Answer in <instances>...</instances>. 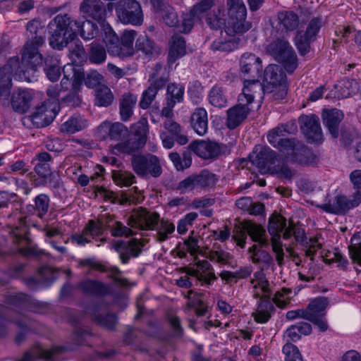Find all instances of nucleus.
<instances>
[{"label": "nucleus", "mask_w": 361, "mask_h": 361, "mask_svg": "<svg viewBox=\"0 0 361 361\" xmlns=\"http://www.w3.org/2000/svg\"><path fill=\"white\" fill-rule=\"evenodd\" d=\"M163 6L160 7L154 6L157 12L161 13L164 22L169 27L178 25V18L174 8L163 1Z\"/></svg>", "instance_id": "603ef678"}, {"label": "nucleus", "mask_w": 361, "mask_h": 361, "mask_svg": "<svg viewBox=\"0 0 361 361\" xmlns=\"http://www.w3.org/2000/svg\"><path fill=\"white\" fill-rule=\"evenodd\" d=\"M264 85L279 84L287 82V77L283 68L279 65L270 64L264 71Z\"/></svg>", "instance_id": "f704fd0d"}, {"label": "nucleus", "mask_w": 361, "mask_h": 361, "mask_svg": "<svg viewBox=\"0 0 361 361\" xmlns=\"http://www.w3.org/2000/svg\"><path fill=\"white\" fill-rule=\"evenodd\" d=\"M88 59L92 63H103L106 59V52L104 46L98 43H92L88 51Z\"/></svg>", "instance_id": "6e6d98bb"}, {"label": "nucleus", "mask_w": 361, "mask_h": 361, "mask_svg": "<svg viewBox=\"0 0 361 361\" xmlns=\"http://www.w3.org/2000/svg\"><path fill=\"white\" fill-rule=\"evenodd\" d=\"M35 208L37 209V216L42 219L48 212L49 208L50 198L49 195L42 193L34 199Z\"/></svg>", "instance_id": "e2e57ef3"}, {"label": "nucleus", "mask_w": 361, "mask_h": 361, "mask_svg": "<svg viewBox=\"0 0 361 361\" xmlns=\"http://www.w3.org/2000/svg\"><path fill=\"white\" fill-rule=\"evenodd\" d=\"M256 94L245 92L243 90L238 95V102L233 107L227 110L226 126L233 130L239 126L247 117L251 108L250 105L253 102Z\"/></svg>", "instance_id": "9d476101"}, {"label": "nucleus", "mask_w": 361, "mask_h": 361, "mask_svg": "<svg viewBox=\"0 0 361 361\" xmlns=\"http://www.w3.org/2000/svg\"><path fill=\"white\" fill-rule=\"evenodd\" d=\"M46 32L44 25L38 20L33 19L27 24V42L22 49L20 61L23 66L27 67V70L22 74L24 78L25 74L28 80L32 79L37 72L38 66L42 63V55L39 53V48L45 42Z\"/></svg>", "instance_id": "f257e3e1"}, {"label": "nucleus", "mask_w": 361, "mask_h": 361, "mask_svg": "<svg viewBox=\"0 0 361 361\" xmlns=\"http://www.w3.org/2000/svg\"><path fill=\"white\" fill-rule=\"evenodd\" d=\"M249 159L262 173H269L290 181L295 176V171L286 164L284 159L268 146L256 145Z\"/></svg>", "instance_id": "f03ea898"}, {"label": "nucleus", "mask_w": 361, "mask_h": 361, "mask_svg": "<svg viewBox=\"0 0 361 361\" xmlns=\"http://www.w3.org/2000/svg\"><path fill=\"white\" fill-rule=\"evenodd\" d=\"M99 128L103 130L108 129V135L111 140H121L125 138L128 135V128L120 122L110 123L109 122H103L99 126Z\"/></svg>", "instance_id": "37998d69"}, {"label": "nucleus", "mask_w": 361, "mask_h": 361, "mask_svg": "<svg viewBox=\"0 0 361 361\" xmlns=\"http://www.w3.org/2000/svg\"><path fill=\"white\" fill-rule=\"evenodd\" d=\"M288 82L271 85H262L259 92H257L256 97H262L264 94H271L272 99L274 100L285 99L288 94Z\"/></svg>", "instance_id": "e433bc0d"}, {"label": "nucleus", "mask_w": 361, "mask_h": 361, "mask_svg": "<svg viewBox=\"0 0 361 361\" xmlns=\"http://www.w3.org/2000/svg\"><path fill=\"white\" fill-rule=\"evenodd\" d=\"M136 32L134 30H126L123 33L119 41V57L124 58L133 55V42L136 37Z\"/></svg>", "instance_id": "ea45409f"}, {"label": "nucleus", "mask_w": 361, "mask_h": 361, "mask_svg": "<svg viewBox=\"0 0 361 361\" xmlns=\"http://www.w3.org/2000/svg\"><path fill=\"white\" fill-rule=\"evenodd\" d=\"M324 25L322 16L313 17L307 23L305 30L296 31L294 43L301 56H305L311 50V44L317 40V35Z\"/></svg>", "instance_id": "1a4fd4ad"}, {"label": "nucleus", "mask_w": 361, "mask_h": 361, "mask_svg": "<svg viewBox=\"0 0 361 361\" xmlns=\"http://www.w3.org/2000/svg\"><path fill=\"white\" fill-rule=\"evenodd\" d=\"M189 148L204 159H216L222 153L221 146L209 140L193 142L190 144Z\"/></svg>", "instance_id": "f3484780"}, {"label": "nucleus", "mask_w": 361, "mask_h": 361, "mask_svg": "<svg viewBox=\"0 0 361 361\" xmlns=\"http://www.w3.org/2000/svg\"><path fill=\"white\" fill-rule=\"evenodd\" d=\"M209 104L216 108H224L227 106L228 99L224 89L219 85H214L209 92Z\"/></svg>", "instance_id": "a18cd8bd"}, {"label": "nucleus", "mask_w": 361, "mask_h": 361, "mask_svg": "<svg viewBox=\"0 0 361 361\" xmlns=\"http://www.w3.org/2000/svg\"><path fill=\"white\" fill-rule=\"evenodd\" d=\"M145 240L133 238L128 241L118 240L114 245V250L119 253L123 264H128L130 257H137L142 252Z\"/></svg>", "instance_id": "4468645a"}, {"label": "nucleus", "mask_w": 361, "mask_h": 361, "mask_svg": "<svg viewBox=\"0 0 361 361\" xmlns=\"http://www.w3.org/2000/svg\"><path fill=\"white\" fill-rule=\"evenodd\" d=\"M263 70L262 59L255 54L246 52L239 60V75L243 79V89L245 92L257 94L262 89L259 78Z\"/></svg>", "instance_id": "39448f33"}, {"label": "nucleus", "mask_w": 361, "mask_h": 361, "mask_svg": "<svg viewBox=\"0 0 361 361\" xmlns=\"http://www.w3.org/2000/svg\"><path fill=\"white\" fill-rule=\"evenodd\" d=\"M252 271L253 267L250 264L240 267L235 271L223 270L219 274V276L225 281L226 284L231 286L232 284L237 283L239 280L247 279L251 276Z\"/></svg>", "instance_id": "473e14b6"}, {"label": "nucleus", "mask_w": 361, "mask_h": 361, "mask_svg": "<svg viewBox=\"0 0 361 361\" xmlns=\"http://www.w3.org/2000/svg\"><path fill=\"white\" fill-rule=\"evenodd\" d=\"M207 257L211 260L221 264H227L231 268H235L236 265L231 264L229 261L233 258V255L221 249L218 246L216 250H210L208 253Z\"/></svg>", "instance_id": "4d7b16f0"}, {"label": "nucleus", "mask_w": 361, "mask_h": 361, "mask_svg": "<svg viewBox=\"0 0 361 361\" xmlns=\"http://www.w3.org/2000/svg\"><path fill=\"white\" fill-rule=\"evenodd\" d=\"M56 114L52 109H49L47 103H42L40 106L35 107L31 117L34 122L39 123L40 126L44 127L49 125L54 121Z\"/></svg>", "instance_id": "c9c22d12"}, {"label": "nucleus", "mask_w": 361, "mask_h": 361, "mask_svg": "<svg viewBox=\"0 0 361 361\" xmlns=\"http://www.w3.org/2000/svg\"><path fill=\"white\" fill-rule=\"evenodd\" d=\"M286 226V219L281 214H273L269 219L268 231L271 238L281 237L280 233L284 232Z\"/></svg>", "instance_id": "de8ad7c7"}, {"label": "nucleus", "mask_w": 361, "mask_h": 361, "mask_svg": "<svg viewBox=\"0 0 361 361\" xmlns=\"http://www.w3.org/2000/svg\"><path fill=\"white\" fill-rule=\"evenodd\" d=\"M203 92L204 87L199 80H193L189 83L188 93L193 103L198 104L200 102Z\"/></svg>", "instance_id": "338daca9"}, {"label": "nucleus", "mask_w": 361, "mask_h": 361, "mask_svg": "<svg viewBox=\"0 0 361 361\" xmlns=\"http://www.w3.org/2000/svg\"><path fill=\"white\" fill-rule=\"evenodd\" d=\"M293 235L295 240L300 243L305 244L307 247L308 242H306L307 237L304 228L301 227H297L292 220L289 221V226L283 233V238L285 240H288Z\"/></svg>", "instance_id": "864d4df0"}, {"label": "nucleus", "mask_w": 361, "mask_h": 361, "mask_svg": "<svg viewBox=\"0 0 361 361\" xmlns=\"http://www.w3.org/2000/svg\"><path fill=\"white\" fill-rule=\"evenodd\" d=\"M112 178L119 186L129 187L135 183V176L133 173L127 171H113Z\"/></svg>", "instance_id": "bf43d9fd"}, {"label": "nucleus", "mask_w": 361, "mask_h": 361, "mask_svg": "<svg viewBox=\"0 0 361 361\" xmlns=\"http://www.w3.org/2000/svg\"><path fill=\"white\" fill-rule=\"evenodd\" d=\"M255 298H260V301L257 312L253 314L254 319L257 323L265 324L270 319L271 313L275 311L274 304L270 300L269 295L260 296L259 293H256Z\"/></svg>", "instance_id": "5701e85b"}, {"label": "nucleus", "mask_w": 361, "mask_h": 361, "mask_svg": "<svg viewBox=\"0 0 361 361\" xmlns=\"http://www.w3.org/2000/svg\"><path fill=\"white\" fill-rule=\"evenodd\" d=\"M135 47L148 59L157 58L162 52L161 47L146 35L137 37Z\"/></svg>", "instance_id": "b1692460"}, {"label": "nucleus", "mask_w": 361, "mask_h": 361, "mask_svg": "<svg viewBox=\"0 0 361 361\" xmlns=\"http://www.w3.org/2000/svg\"><path fill=\"white\" fill-rule=\"evenodd\" d=\"M116 12L118 19L124 24L140 25L143 22L140 4L135 0H120L117 3Z\"/></svg>", "instance_id": "f8f14e48"}, {"label": "nucleus", "mask_w": 361, "mask_h": 361, "mask_svg": "<svg viewBox=\"0 0 361 361\" xmlns=\"http://www.w3.org/2000/svg\"><path fill=\"white\" fill-rule=\"evenodd\" d=\"M277 19L282 30L286 32L297 30L300 23L299 16L293 11H279L277 14Z\"/></svg>", "instance_id": "c756f323"}, {"label": "nucleus", "mask_w": 361, "mask_h": 361, "mask_svg": "<svg viewBox=\"0 0 361 361\" xmlns=\"http://www.w3.org/2000/svg\"><path fill=\"white\" fill-rule=\"evenodd\" d=\"M35 186H44L49 183V186L52 189H59L61 185V180L60 176L51 171L47 174L45 178H35L34 180Z\"/></svg>", "instance_id": "69168bd1"}, {"label": "nucleus", "mask_w": 361, "mask_h": 361, "mask_svg": "<svg viewBox=\"0 0 361 361\" xmlns=\"http://www.w3.org/2000/svg\"><path fill=\"white\" fill-rule=\"evenodd\" d=\"M80 11L87 17L97 21L99 27L106 23V11L101 0H84L80 5Z\"/></svg>", "instance_id": "6ab92c4d"}, {"label": "nucleus", "mask_w": 361, "mask_h": 361, "mask_svg": "<svg viewBox=\"0 0 361 361\" xmlns=\"http://www.w3.org/2000/svg\"><path fill=\"white\" fill-rule=\"evenodd\" d=\"M103 305L102 301L97 302L91 309L92 319L99 326L113 331L118 322V318L115 314L109 313L105 316L100 315L99 311Z\"/></svg>", "instance_id": "c85d7f7f"}, {"label": "nucleus", "mask_w": 361, "mask_h": 361, "mask_svg": "<svg viewBox=\"0 0 361 361\" xmlns=\"http://www.w3.org/2000/svg\"><path fill=\"white\" fill-rule=\"evenodd\" d=\"M145 144L144 140L132 136L127 141L117 144L115 149L120 152L134 155L135 152L144 147Z\"/></svg>", "instance_id": "49530a36"}, {"label": "nucleus", "mask_w": 361, "mask_h": 361, "mask_svg": "<svg viewBox=\"0 0 361 361\" xmlns=\"http://www.w3.org/2000/svg\"><path fill=\"white\" fill-rule=\"evenodd\" d=\"M195 178L197 189L204 191L214 188L219 180V177L208 169H203L199 173L195 174Z\"/></svg>", "instance_id": "4c0bfd02"}, {"label": "nucleus", "mask_w": 361, "mask_h": 361, "mask_svg": "<svg viewBox=\"0 0 361 361\" xmlns=\"http://www.w3.org/2000/svg\"><path fill=\"white\" fill-rule=\"evenodd\" d=\"M239 42L240 39H236L235 37H230L225 40L218 39L213 42L212 48L213 50L228 52L236 49Z\"/></svg>", "instance_id": "680f3d73"}, {"label": "nucleus", "mask_w": 361, "mask_h": 361, "mask_svg": "<svg viewBox=\"0 0 361 361\" xmlns=\"http://www.w3.org/2000/svg\"><path fill=\"white\" fill-rule=\"evenodd\" d=\"M184 92L185 88L183 85L176 83L169 84L166 90L167 101H173L175 105L176 103L182 102Z\"/></svg>", "instance_id": "0e129e2a"}, {"label": "nucleus", "mask_w": 361, "mask_h": 361, "mask_svg": "<svg viewBox=\"0 0 361 361\" xmlns=\"http://www.w3.org/2000/svg\"><path fill=\"white\" fill-rule=\"evenodd\" d=\"M94 96V104L97 106L107 107L112 104L114 99L110 88L104 85L96 88Z\"/></svg>", "instance_id": "09e8293b"}, {"label": "nucleus", "mask_w": 361, "mask_h": 361, "mask_svg": "<svg viewBox=\"0 0 361 361\" xmlns=\"http://www.w3.org/2000/svg\"><path fill=\"white\" fill-rule=\"evenodd\" d=\"M23 66V63L20 61L18 56L10 58L7 63L2 67H0V97H8L11 92V76L13 75L16 79L28 82L36 80V74L33 78L28 80L25 74V78L23 76L25 71L27 70L26 66Z\"/></svg>", "instance_id": "0eeeda50"}, {"label": "nucleus", "mask_w": 361, "mask_h": 361, "mask_svg": "<svg viewBox=\"0 0 361 361\" xmlns=\"http://www.w3.org/2000/svg\"><path fill=\"white\" fill-rule=\"evenodd\" d=\"M226 8L228 35H243L252 27V23L246 20L247 8L243 0H226Z\"/></svg>", "instance_id": "423d86ee"}, {"label": "nucleus", "mask_w": 361, "mask_h": 361, "mask_svg": "<svg viewBox=\"0 0 361 361\" xmlns=\"http://www.w3.org/2000/svg\"><path fill=\"white\" fill-rule=\"evenodd\" d=\"M292 161L302 166H313L318 162V157L302 142L296 144L291 157Z\"/></svg>", "instance_id": "bb28decb"}, {"label": "nucleus", "mask_w": 361, "mask_h": 361, "mask_svg": "<svg viewBox=\"0 0 361 361\" xmlns=\"http://www.w3.org/2000/svg\"><path fill=\"white\" fill-rule=\"evenodd\" d=\"M77 288L85 295L102 298L111 293L110 285L96 279L82 280L77 285Z\"/></svg>", "instance_id": "dca6fc26"}, {"label": "nucleus", "mask_w": 361, "mask_h": 361, "mask_svg": "<svg viewBox=\"0 0 361 361\" xmlns=\"http://www.w3.org/2000/svg\"><path fill=\"white\" fill-rule=\"evenodd\" d=\"M43 71L47 78L51 82L57 81L61 75V70L59 59L53 55H47L42 58Z\"/></svg>", "instance_id": "72a5a7b5"}, {"label": "nucleus", "mask_w": 361, "mask_h": 361, "mask_svg": "<svg viewBox=\"0 0 361 361\" xmlns=\"http://www.w3.org/2000/svg\"><path fill=\"white\" fill-rule=\"evenodd\" d=\"M137 97L133 94H123L120 100L119 114L123 121H128L133 114Z\"/></svg>", "instance_id": "a19ab883"}, {"label": "nucleus", "mask_w": 361, "mask_h": 361, "mask_svg": "<svg viewBox=\"0 0 361 361\" xmlns=\"http://www.w3.org/2000/svg\"><path fill=\"white\" fill-rule=\"evenodd\" d=\"M186 54L185 40L183 36L174 35L169 41L167 63L172 65Z\"/></svg>", "instance_id": "a878e982"}, {"label": "nucleus", "mask_w": 361, "mask_h": 361, "mask_svg": "<svg viewBox=\"0 0 361 361\" xmlns=\"http://www.w3.org/2000/svg\"><path fill=\"white\" fill-rule=\"evenodd\" d=\"M87 126V121L80 115H73L70 117L61 127L63 133L73 134L85 129Z\"/></svg>", "instance_id": "c03bdc74"}, {"label": "nucleus", "mask_w": 361, "mask_h": 361, "mask_svg": "<svg viewBox=\"0 0 361 361\" xmlns=\"http://www.w3.org/2000/svg\"><path fill=\"white\" fill-rule=\"evenodd\" d=\"M131 130L133 137L142 139L145 142H147L149 133L147 119L145 117H141L137 123L132 126Z\"/></svg>", "instance_id": "052dcab7"}, {"label": "nucleus", "mask_w": 361, "mask_h": 361, "mask_svg": "<svg viewBox=\"0 0 361 361\" xmlns=\"http://www.w3.org/2000/svg\"><path fill=\"white\" fill-rule=\"evenodd\" d=\"M62 72L63 77L60 84L61 89L68 90L71 83L73 90H79L84 79L82 68L73 63H68L63 66Z\"/></svg>", "instance_id": "a211bd4d"}, {"label": "nucleus", "mask_w": 361, "mask_h": 361, "mask_svg": "<svg viewBox=\"0 0 361 361\" xmlns=\"http://www.w3.org/2000/svg\"><path fill=\"white\" fill-rule=\"evenodd\" d=\"M189 295H193L192 298L190 299L188 302V305L190 308L195 309V313L199 317L204 316L207 312V306L204 302L200 299L202 293H198L193 290H188Z\"/></svg>", "instance_id": "13d9d810"}, {"label": "nucleus", "mask_w": 361, "mask_h": 361, "mask_svg": "<svg viewBox=\"0 0 361 361\" xmlns=\"http://www.w3.org/2000/svg\"><path fill=\"white\" fill-rule=\"evenodd\" d=\"M103 42L105 43L109 53L118 56L120 38L113 30L108 23L100 26Z\"/></svg>", "instance_id": "7c9ffc66"}, {"label": "nucleus", "mask_w": 361, "mask_h": 361, "mask_svg": "<svg viewBox=\"0 0 361 361\" xmlns=\"http://www.w3.org/2000/svg\"><path fill=\"white\" fill-rule=\"evenodd\" d=\"M169 157L178 171H183L192 164L191 152L190 150L184 151L182 157L176 152H171Z\"/></svg>", "instance_id": "3c124183"}, {"label": "nucleus", "mask_w": 361, "mask_h": 361, "mask_svg": "<svg viewBox=\"0 0 361 361\" xmlns=\"http://www.w3.org/2000/svg\"><path fill=\"white\" fill-rule=\"evenodd\" d=\"M300 130L310 143L320 144L324 136L319 118L315 114L301 115L298 118Z\"/></svg>", "instance_id": "ddd939ff"}, {"label": "nucleus", "mask_w": 361, "mask_h": 361, "mask_svg": "<svg viewBox=\"0 0 361 361\" xmlns=\"http://www.w3.org/2000/svg\"><path fill=\"white\" fill-rule=\"evenodd\" d=\"M34 99L35 94L32 90L19 89L12 94V108L18 113L25 114L32 105Z\"/></svg>", "instance_id": "aec40b11"}, {"label": "nucleus", "mask_w": 361, "mask_h": 361, "mask_svg": "<svg viewBox=\"0 0 361 361\" xmlns=\"http://www.w3.org/2000/svg\"><path fill=\"white\" fill-rule=\"evenodd\" d=\"M159 221L161 224L158 228L156 238L158 241L164 242L169 238V235L174 232L175 226L167 220L161 219L160 221V216L158 213H151L146 209L140 207L134 214L128 217L127 224L132 228L148 231L154 230Z\"/></svg>", "instance_id": "7ed1b4c3"}, {"label": "nucleus", "mask_w": 361, "mask_h": 361, "mask_svg": "<svg viewBox=\"0 0 361 361\" xmlns=\"http://www.w3.org/2000/svg\"><path fill=\"white\" fill-rule=\"evenodd\" d=\"M355 202H353L351 197L336 196L333 202H329L320 207L325 212L335 214H345L350 209L355 208Z\"/></svg>", "instance_id": "4be33fe9"}, {"label": "nucleus", "mask_w": 361, "mask_h": 361, "mask_svg": "<svg viewBox=\"0 0 361 361\" xmlns=\"http://www.w3.org/2000/svg\"><path fill=\"white\" fill-rule=\"evenodd\" d=\"M77 27V20H72L68 14L57 15L47 26L49 45L54 49H63L76 37Z\"/></svg>", "instance_id": "20e7f679"}, {"label": "nucleus", "mask_w": 361, "mask_h": 361, "mask_svg": "<svg viewBox=\"0 0 361 361\" xmlns=\"http://www.w3.org/2000/svg\"><path fill=\"white\" fill-rule=\"evenodd\" d=\"M190 125L195 132L204 135L208 130V114L204 108H196L190 116Z\"/></svg>", "instance_id": "2f4dec72"}, {"label": "nucleus", "mask_w": 361, "mask_h": 361, "mask_svg": "<svg viewBox=\"0 0 361 361\" xmlns=\"http://www.w3.org/2000/svg\"><path fill=\"white\" fill-rule=\"evenodd\" d=\"M329 304L327 298L318 297L310 302L307 305L311 317H325L326 308Z\"/></svg>", "instance_id": "5fc2aeb1"}, {"label": "nucleus", "mask_w": 361, "mask_h": 361, "mask_svg": "<svg viewBox=\"0 0 361 361\" xmlns=\"http://www.w3.org/2000/svg\"><path fill=\"white\" fill-rule=\"evenodd\" d=\"M268 51L274 59L281 63L284 69L292 73L298 67V57L290 43L285 39H277L269 44Z\"/></svg>", "instance_id": "6e6552de"}, {"label": "nucleus", "mask_w": 361, "mask_h": 361, "mask_svg": "<svg viewBox=\"0 0 361 361\" xmlns=\"http://www.w3.org/2000/svg\"><path fill=\"white\" fill-rule=\"evenodd\" d=\"M282 351L285 361H304L298 348L289 341L283 346Z\"/></svg>", "instance_id": "774afa93"}, {"label": "nucleus", "mask_w": 361, "mask_h": 361, "mask_svg": "<svg viewBox=\"0 0 361 361\" xmlns=\"http://www.w3.org/2000/svg\"><path fill=\"white\" fill-rule=\"evenodd\" d=\"M244 229L250 236L252 241L258 243L262 247H269V240L266 234L265 229L262 226L249 222L245 225Z\"/></svg>", "instance_id": "58836bf2"}, {"label": "nucleus", "mask_w": 361, "mask_h": 361, "mask_svg": "<svg viewBox=\"0 0 361 361\" xmlns=\"http://www.w3.org/2000/svg\"><path fill=\"white\" fill-rule=\"evenodd\" d=\"M131 165L133 170L140 177L150 175L154 178H157L162 173L159 158L149 153L133 155Z\"/></svg>", "instance_id": "9b49d317"}, {"label": "nucleus", "mask_w": 361, "mask_h": 361, "mask_svg": "<svg viewBox=\"0 0 361 361\" xmlns=\"http://www.w3.org/2000/svg\"><path fill=\"white\" fill-rule=\"evenodd\" d=\"M4 302L15 307L18 311L34 312L38 302L32 298L23 293L8 295L5 297Z\"/></svg>", "instance_id": "412c9836"}, {"label": "nucleus", "mask_w": 361, "mask_h": 361, "mask_svg": "<svg viewBox=\"0 0 361 361\" xmlns=\"http://www.w3.org/2000/svg\"><path fill=\"white\" fill-rule=\"evenodd\" d=\"M338 138L340 145L348 150L351 149L353 143L359 138V133L354 127L343 124Z\"/></svg>", "instance_id": "79ce46f5"}, {"label": "nucleus", "mask_w": 361, "mask_h": 361, "mask_svg": "<svg viewBox=\"0 0 361 361\" xmlns=\"http://www.w3.org/2000/svg\"><path fill=\"white\" fill-rule=\"evenodd\" d=\"M77 30L82 38L85 40L92 39L97 37L99 34V28L97 24L91 20H87L82 23L77 21Z\"/></svg>", "instance_id": "8fccbe9b"}, {"label": "nucleus", "mask_w": 361, "mask_h": 361, "mask_svg": "<svg viewBox=\"0 0 361 361\" xmlns=\"http://www.w3.org/2000/svg\"><path fill=\"white\" fill-rule=\"evenodd\" d=\"M322 118L324 128L334 140H337L340 135L341 123L344 118L341 110L337 109H323Z\"/></svg>", "instance_id": "2eb2a0df"}, {"label": "nucleus", "mask_w": 361, "mask_h": 361, "mask_svg": "<svg viewBox=\"0 0 361 361\" xmlns=\"http://www.w3.org/2000/svg\"><path fill=\"white\" fill-rule=\"evenodd\" d=\"M53 162L51 155L47 152L37 153L32 159L34 171L38 176L37 178H45L51 171L50 163Z\"/></svg>", "instance_id": "cd10ccee"}, {"label": "nucleus", "mask_w": 361, "mask_h": 361, "mask_svg": "<svg viewBox=\"0 0 361 361\" xmlns=\"http://www.w3.org/2000/svg\"><path fill=\"white\" fill-rule=\"evenodd\" d=\"M80 267H90L92 269L99 271L102 273L111 272V275L109 277L112 279L116 283L124 284V280L116 277V276L121 274V271L117 267H108L100 262L97 261L94 258H86L78 261Z\"/></svg>", "instance_id": "393cba45"}]
</instances>
